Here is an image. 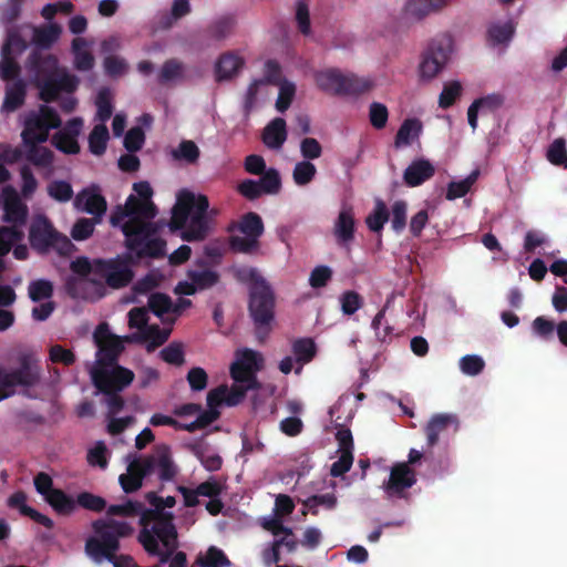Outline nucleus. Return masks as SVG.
Wrapping results in <instances>:
<instances>
[{"instance_id":"1","label":"nucleus","mask_w":567,"mask_h":567,"mask_svg":"<svg viewBox=\"0 0 567 567\" xmlns=\"http://www.w3.org/2000/svg\"><path fill=\"white\" fill-rule=\"evenodd\" d=\"M123 206H117L111 216V224L123 231L128 250L137 257H157L165 252V243L156 236L157 225L152 220L156 215L151 198L153 190L147 182L133 185Z\"/></svg>"},{"instance_id":"2","label":"nucleus","mask_w":567,"mask_h":567,"mask_svg":"<svg viewBox=\"0 0 567 567\" xmlns=\"http://www.w3.org/2000/svg\"><path fill=\"white\" fill-rule=\"evenodd\" d=\"M72 276L68 279L69 292L75 298L97 299L104 295V285L112 288L126 286L133 277L124 258L89 261L78 258L71 262Z\"/></svg>"},{"instance_id":"3","label":"nucleus","mask_w":567,"mask_h":567,"mask_svg":"<svg viewBox=\"0 0 567 567\" xmlns=\"http://www.w3.org/2000/svg\"><path fill=\"white\" fill-rule=\"evenodd\" d=\"M93 339L97 347L96 360L90 370L94 385L105 393L122 391L134 380L133 371L114 363L124 348L122 340L105 323L95 329Z\"/></svg>"},{"instance_id":"4","label":"nucleus","mask_w":567,"mask_h":567,"mask_svg":"<svg viewBox=\"0 0 567 567\" xmlns=\"http://www.w3.org/2000/svg\"><path fill=\"white\" fill-rule=\"evenodd\" d=\"M147 498L154 508L144 511L141 515L142 529L138 540L150 555L157 556L161 563H166L178 546L173 516L165 512V508L175 505V498L167 496L161 499L153 493H150Z\"/></svg>"},{"instance_id":"5","label":"nucleus","mask_w":567,"mask_h":567,"mask_svg":"<svg viewBox=\"0 0 567 567\" xmlns=\"http://www.w3.org/2000/svg\"><path fill=\"white\" fill-rule=\"evenodd\" d=\"M218 215L217 208H209L208 198L187 189L179 190L173 207L169 227L181 229L184 240H202L210 230L212 219Z\"/></svg>"},{"instance_id":"6","label":"nucleus","mask_w":567,"mask_h":567,"mask_svg":"<svg viewBox=\"0 0 567 567\" xmlns=\"http://www.w3.org/2000/svg\"><path fill=\"white\" fill-rule=\"evenodd\" d=\"M92 527L94 535L86 539L85 553L94 563L101 564L107 560L113 567H135L136 563L131 556L116 555L120 538L133 532L128 523L106 518L95 520Z\"/></svg>"},{"instance_id":"7","label":"nucleus","mask_w":567,"mask_h":567,"mask_svg":"<svg viewBox=\"0 0 567 567\" xmlns=\"http://www.w3.org/2000/svg\"><path fill=\"white\" fill-rule=\"evenodd\" d=\"M60 126L61 118L59 114L47 104H42L23 115L21 137L31 162L41 166L51 164L52 152L39 144L48 141L50 131Z\"/></svg>"},{"instance_id":"8","label":"nucleus","mask_w":567,"mask_h":567,"mask_svg":"<svg viewBox=\"0 0 567 567\" xmlns=\"http://www.w3.org/2000/svg\"><path fill=\"white\" fill-rule=\"evenodd\" d=\"M126 472L121 474L118 482L125 493H132L142 487L143 478L156 473L161 480H172L177 473L169 449L157 446L146 457L126 456Z\"/></svg>"},{"instance_id":"9","label":"nucleus","mask_w":567,"mask_h":567,"mask_svg":"<svg viewBox=\"0 0 567 567\" xmlns=\"http://www.w3.org/2000/svg\"><path fill=\"white\" fill-rule=\"evenodd\" d=\"M293 508L292 499L287 495L280 494L276 497L274 514L262 518V527L274 536V542L261 554L266 566L278 563L281 559L282 549L287 553H292L297 548V540L292 530L282 524V517L291 514Z\"/></svg>"},{"instance_id":"10","label":"nucleus","mask_w":567,"mask_h":567,"mask_svg":"<svg viewBox=\"0 0 567 567\" xmlns=\"http://www.w3.org/2000/svg\"><path fill=\"white\" fill-rule=\"evenodd\" d=\"M39 72L48 75L43 81L38 79L41 100L47 103L60 101V105L65 112H72L76 106V100L71 93L76 89L79 80L64 70H59L58 61L52 55H48L41 61Z\"/></svg>"},{"instance_id":"11","label":"nucleus","mask_w":567,"mask_h":567,"mask_svg":"<svg viewBox=\"0 0 567 567\" xmlns=\"http://www.w3.org/2000/svg\"><path fill=\"white\" fill-rule=\"evenodd\" d=\"M3 219L11 223L10 227H0V256L9 252L11 247L21 241L23 231L21 227L24 225L28 209L20 199L17 190L10 186L3 188Z\"/></svg>"},{"instance_id":"12","label":"nucleus","mask_w":567,"mask_h":567,"mask_svg":"<svg viewBox=\"0 0 567 567\" xmlns=\"http://www.w3.org/2000/svg\"><path fill=\"white\" fill-rule=\"evenodd\" d=\"M262 355L251 349H238L230 365L234 385L228 391L240 390L243 399L248 390L257 386L256 373L262 368Z\"/></svg>"},{"instance_id":"13","label":"nucleus","mask_w":567,"mask_h":567,"mask_svg":"<svg viewBox=\"0 0 567 567\" xmlns=\"http://www.w3.org/2000/svg\"><path fill=\"white\" fill-rule=\"evenodd\" d=\"M40 380L38 361L31 354L20 358V368L7 370L0 367V401L13 395L18 388L32 386Z\"/></svg>"},{"instance_id":"14","label":"nucleus","mask_w":567,"mask_h":567,"mask_svg":"<svg viewBox=\"0 0 567 567\" xmlns=\"http://www.w3.org/2000/svg\"><path fill=\"white\" fill-rule=\"evenodd\" d=\"M128 327L135 332L130 337L120 338L124 341H141L147 343L148 349H154L164 343L169 337L171 329H159L156 326L147 324V310L136 307L128 312Z\"/></svg>"},{"instance_id":"15","label":"nucleus","mask_w":567,"mask_h":567,"mask_svg":"<svg viewBox=\"0 0 567 567\" xmlns=\"http://www.w3.org/2000/svg\"><path fill=\"white\" fill-rule=\"evenodd\" d=\"M243 401V392L240 390L228 391L226 385H220L212 390L207 395L208 410L199 414L195 421L190 423L177 422L176 429H183L188 432H193L198 429H203L210 424L218 417L217 408L225 403L228 406L237 405Z\"/></svg>"},{"instance_id":"16","label":"nucleus","mask_w":567,"mask_h":567,"mask_svg":"<svg viewBox=\"0 0 567 567\" xmlns=\"http://www.w3.org/2000/svg\"><path fill=\"white\" fill-rule=\"evenodd\" d=\"M30 243L39 251H47L49 248L56 249L60 254L71 252L73 245L63 235L56 233L44 216H37L30 229Z\"/></svg>"},{"instance_id":"17","label":"nucleus","mask_w":567,"mask_h":567,"mask_svg":"<svg viewBox=\"0 0 567 567\" xmlns=\"http://www.w3.org/2000/svg\"><path fill=\"white\" fill-rule=\"evenodd\" d=\"M452 53L453 43L450 38L433 43L419 64V79L429 82L436 78L449 63Z\"/></svg>"},{"instance_id":"18","label":"nucleus","mask_w":567,"mask_h":567,"mask_svg":"<svg viewBox=\"0 0 567 567\" xmlns=\"http://www.w3.org/2000/svg\"><path fill=\"white\" fill-rule=\"evenodd\" d=\"M237 230L230 238V246L236 251L247 252L256 247L264 231V224L257 214L248 213L238 223Z\"/></svg>"},{"instance_id":"19","label":"nucleus","mask_w":567,"mask_h":567,"mask_svg":"<svg viewBox=\"0 0 567 567\" xmlns=\"http://www.w3.org/2000/svg\"><path fill=\"white\" fill-rule=\"evenodd\" d=\"M274 297L270 287L262 279H257L251 288L250 312L255 323L267 326L272 319Z\"/></svg>"},{"instance_id":"20","label":"nucleus","mask_w":567,"mask_h":567,"mask_svg":"<svg viewBox=\"0 0 567 567\" xmlns=\"http://www.w3.org/2000/svg\"><path fill=\"white\" fill-rule=\"evenodd\" d=\"M217 281L218 275L210 269H192L187 272L186 279L176 285L174 291L177 295L189 296L213 287Z\"/></svg>"},{"instance_id":"21","label":"nucleus","mask_w":567,"mask_h":567,"mask_svg":"<svg viewBox=\"0 0 567 567\" xmlns=\"http://www.w3.org/2000/svg\"><path fill=\"white\" fill-rule=\"evenodd\" d=\"M336 439L338 442V460L332 463L330 473L332 476H341L347 473L353 463V440L350 430L339 429Z\"/></svg>"},{"instance_id":"22","label":"nucleus","mask_w":567,"mask_h":567,"mask_svg":"<svg viewBox=\"0 0 567 567\" xmlns=\"http://www.w3.org/2000/svg\"><path fill=\"white\" fill-rule=\"evenodd\" d=\"M416 482L414 471L408 463H396L392 466L389 480L383 484L388 496H401L403 491L410 488Z\"/></svg>"},{"instance_id":"23","label":"nucleus","mask_w":567,"mask_h":567,"mask_svg":"<svg viewBox=\"0 0 567 567\" xmlns=\"http://www.w3.org/2000/svg\"><path fill=\"white\" fill-rule=\"evenodd\" d=\"M83 127V121L80 117L70 120L52 137V144L65 154H76L80 151L78 136Z\"/></svg>"},{"instance_id":"24","label":"nucleus","mask_w":567,"mask_h":567,"mask_svg":"<svg viewBox=\"0 0 567 567\" xmlns=\"http://www.w3.org/2000/svg\"><path fill=\"white\" fill-rule=\"evenodd\" d=\"M73 205L78 210L85 212L97 218H101L106 212V200L96 185L82 189L75 196Z\"/></svg>"},{"instance_id":"25","label":"nucleus","mask_w":567,"mask_h":567,"mask_svg":"<svg viewBox=\"0 0 567 567\" xmlns=\"http://www.w3.org/2000/svg\"><path fill=\"white\" fill-rule=\"evenodd\" d=\"M245 64L240 52L228 51L219 55L214 65L215 78L218 82L229 81L238 75Z\"/></svg>"},{"instance_id":"26","label":"nucleus","mask_w":567,"mask_h":567,"mask_svg":"<svg viewBox=\"0 0 567 567\" xmlns=\"http://www.w3.org/2000/svg\"><path fill=\"white\" fill-rule=\"evenodd\" d=\"M348 73H342L338 69L328 68L315 73V81L317 86L334 95L346 94Z\"/></svg>"},{"instance_id":"27","label":"nucleus","mask_w":567,"mask_h":567,"mask_svg":"<svg viewBox=\"0 0 567 567\" xmlns=\"http://www.w3.org/2000/svg\"><path fill=\"white\" fill-rule=\"evenodd\" d=\"M449 426H453L454 430H457L458 419L455 414L437 413L432 415L425 427L429 445H435L439 441L440 434Z\"/></svg>"},{"instance_id":"28","label":"nucleus","mask_w":567,"mask_h":567,"mask_svg":"<svg viewBox=\"0 0 567 567\" xmlns=\"http://www.w3.org/2000/svg\"><path fill=\"white\" fill-rule=\"evenodd\" d=\"M287 140L286 121L281 117H276L270 121L264 128L262 142L271 150H280Z\"/></svg>"},{"instance_id":"29","label":"nucleus","mask_w":567,"mask_h":567,"mask_svg":"<svg viewBox=\"0 0 567 567\" xmlns=\"http://www.w3.org/2000/svg\"><path fill=\"white\" fill-rule=\"evenodd\" d=\"M445 6V0H408L404 14L411 20H421Z\"/></svg>"},{"instance_id":"30","label":"nucleus","mask_w":567,"mask_h":567,"mask_svg":"<svg viewBox=\"0 0 567 567\" xmlns=\"http://www.w3.org/2000/svg\"><path fill=\"white\" fill-rule=\"evenodd\" d=\"M354 214L351 208L343 207L334 223L333 234L340 244H348L354 235Z\"/></svg>"},{"instance_id":"31","label":"nucleus","mask_w":567,"mask_h":567,"mask_svg":"<svg viewBox=\"0 0 567 567\" xmlns=\"http://www.w3.org/2000/svg\"><path fill=\"white\" fill-rule=\"evenodd\" d=\"M434 174L433 165L426 159L412 162L404 171V181L411 186H417L431 178Z\"/></svg>"},{"instance_id":"32","label":"nucleus","mask_w":567,"mask_h":567,"mask_svg":"<svg viewBox=\"0 0 567 567\" xmlns=\"http://www.w3.org/2000/svg\"><path fill=\"white\" fill-rule=\"evenodd\" d=\"M24 99L25 83L21 79L8 82L6 85L2 111L8 113L16 111L24 103Z\"/></svg>"},{"instance_id":"33","label":"nucleus","mask_w":567,"mask_h":567,"mask_svg":"<svg viewBox=\"0 0 567 567\" xmlns=\"http://www.w3.org/2000/svg\"><path fill=\"white\" fill-rule=\"evenodd\" d=\"M169 156L174 162L179 164L193 165L197 163L200 156V151L195 142L185 140L171 148Z\"/></svg>"},{"instance_id":"34","label":"nucleus","mask_w":567,"mask_h":567,"mask_svg":"<svg viewBox=\"0 0 567 567\" xmlns=\"http://www.w3.org/2000/svg\"><path fill=\"white\" fill-rule=\"evenodd\" d=\"M148 307L163 322H174V303L171 298L163 293H153L148 297Z\"/></svg>"},{"instance_id":"35","label":"nucleus","mask_w":567,"mask_h":567,"mask_svg":"<svg viewBox=\"0 0 567 567\" xmlns=\"http://www.w3.org/2000/svg\"><path fill=\"white\" fill-rule=\"evenodd\" d=\"M422 123L417 118L405 120L395 136L394 145L396 148L411 145L422 133Z\"/></svg>"},{"instance_id":"36","label":"nucleus","mask_w":567,"mask_h":567,"mask_svg":"<svg viewBox=\"0 0 567 567\" xmlns=\"http://www.w3.org/2000/svg\"><path fill=\"white\" fill-rule=\"evenodd\" d=\"M74 66L80 71H90L94 66V56L90 44L84 38H75L72 42Z\"/></svg>"},{"instance_id":"37","label":"nucleus","mask_w":567,"mask_h":567,"mask_svg":"<svg viewBox=\"0 0 567 567\" xmlns=\"http://www.w3.org/2000/svg\"><path fill=\"white\" fill-rule=\"evenodd\" d=\"M317 348L311 339H299L292 343V354L297 363L296 374H300L305 364L316 355Z\"/></svg>"},{"instance_id":"38","label":"nucleus","mask_w":567,"mask_h":567,"mask_svg":"<svg viewBox=\"0 0 567 567\" xmlns=\"http://www.w3.org/2000/svg\"><path fill=\"white\" fill-rule=\"evenodd\" d=\"M270 94V82L268 80L252 81L248 86L245 96L246 110L249 111L254 109L255 106L264 102Z\"/></svg>"},{"instance_id":"39","label":"nucleus","mask_w":567,"mask_h":567,"mask_svg":"<svg viewBox=\"0 0 567 567\" xmlns=\"http://www.w3.org/2000/svg\"><path fill=\"white\" fill-rule=\"evenodd\" d=\"M61 33L62 27L50 21L47 25L32 29V41L35 45L48 48L60 38Z\"/></svg>"},{"instance_id":"40","label":"nucleus","mask_w":567,"mask_h":567,"mask_svg":"<svg viewBox=\"0 0 567 567\" xmlns=\"http://www.w3.org/2000/svg\"><path fill=\"white\" fill-rule=\"evenodd\" d=\"M12 43L13 39L9 43H4L1 49L0 79L8 82L17 80L16 76L19 73V65L14 60V54L10 53V45Z\"/></svg>"},{"instance_id":"41","label":"nucleus","mask_w":567,"mask_h":567,"mask_svg":"<svg viewBox=\"0 0 567 567\" xmlns=\"http://www.w3.org/2000/svg\"><path fill=\"white\" fill-rule=\"evenodd\" d=\"M196 563L200 567H231V563L225 553L215 546H210L206 551L200 553Z\"/></svg>"},{"instance_id":"42","label":"nucleus","mask_w":567,"mask_h":567,"mask_svg":"<svg viewBox=\"0 0 567 567\" xmlns=\"http://www.w3.org/2000/svg\"><path fill=\"white\" fill-rule=\"evenodd\" d=\"M192 451L207 471L214 472L220 468V456L208 446L196 444L192 446Z\"/></svg>"},{"instance_id":"43","label":"nucleus","mask_w":567,"mask_h":567,"mask_svg":"<svg viewBox=\"0 0 567 567\" xmlns=\"http://www.w3.org/2000/svg\"><path fill=\"white\" fill-rule=\"evenodd\" d=\"M109 131L104 123L96 124L89 136V147L92 154L101 155L106 148Z\"/></svg>"},{"instance_id":"44","label":"nucleus","mask_w":567,"mask_h":567,"mask_svg":"<svg viewBox=\"0 0 567 567\" xmlns=\"http://www.w3.org/2000/svg\"><path fill=\"white\" fill-rule=\"evenodd\" d=\"M375 86L377 83L371 76H359L348 73L346 94H362L373 90Z\"/></svg>"},{"instance_id":"45","label":"nucleus","mask_w":567,"mask_h":567,"mask_svg":"<svg viewBox=\"0 0 567 567\" xmlns=\"http://www.w3.org/2000/svg\"><path fill=\"white\" fill-rule=\"evenodd\" d=\"M546 157L553 165L567 169L566 141L563 137L554 140L547 148Z\"/></svg>"},{"instance_id":"46","label":"nucleus","mask_w":567,"mask_h":567,"mask_svg":"<svg viewBox=\"0 0 567 567\" xmlns=\"http://www.w3.org/2000/svg\"><path fill=\"white\" fill-rule=\"evenodd\" d=\"M478 175L480 172L474 171L464 179L450 183L447 186L446 198L453 200L466 195L473 184L477 181Z\"/></svg>"},{"instance_id":"47","label":"nucleus","mask_w":567,"mask_h":567,"mask_svg":"<svg viewBox=\"0 0 567 567\" xmlns=\"http://www.w3.org/2000/svg\"><path fill=\"white\" fill-rule=\"evenodd\" d=\"M45 501L60 514H70L74 511L76 502L60 489H54Z\"/></svg>"},{"instance_id":"48","label":"nucleus","mask_w":567,"mask_h":567,"mask_svg":"<svg viewBox=\"0 0 567 567\" xmlns=\"http://www.w3.org/2000/svg\"><path fill=\"white\" fill-rule=\"evenodd\" d=\"M257 182L264 195H275L280 192L281 178L275 168L262 172V176Z\"/></svg>"},{"instance_id":"49","label":"nucleus","mask_w":567,"mask_h":567,"mask_svg":"<svg viewBox=\"0 0 567 567\" xmlns=\"http://www.w3.org/2000/svg\"><path fill=\"white\" fill-rule=\"evenodd\" d=\"M110 451L104 442L99 441L95 442L87 451V463L91 466H97L102 470L106 468L109 458H110Z\"/></svg>"},{"instance_id":"50","label":"nucleus","mask_w":567,"mask_h":567,"mask_svg":"<svg viewBox=\"0 0 567 567\" xmlns=\"http://www.w3.org/2000/svg\"><path fill=\"white\" fill-rule=\"evenodd\" d=\"M53 286L49 280L38 279L31 281L28 287V293L33 302H41L51 299Z\"/></svg>"},{"instance_id":"51","label":"nucleus","mask_w":567,"mask_h":567,"mask_svg":"<svg viewBox=\"0 0 567 567\" xmlns=\"http://www.w3.org/2000/svg\"><path fill=\"white\" fill-rule=\"evenodd\" d=\"M279 89V94L276 101V110L278 112H285L290 106L295 94H296V84L288 80H282L277 83Z\"/></svg>"},{"instance_id":"52","label":"nucleus","mask_w":567,"mask_h":567,"mask_svg":"<svg viewBox=\"0 0 567 567\" xmlns=\"http://www.w3.org/2000/svg\"><path fill=\"white\" fill-rule=\"evenodd\" d=\"M317 168L309 161L298 162L292 171V178L296 185L306 186L308 185L316 176Z\"/></svg>"},{"instance_id":"53","label":"nucleus","mask_w":567,"mask_h":567,"mask_svg":"<svg viewBox=\"0 0 567 567\" xmlns=\"http://www.w3.org/2000/svg\"><path fill=\"white\" fill-rule=\"evenodd\" d=\"M389 219V213L385 204L382 200H377L373 212L367 217V225L372 231H380L386 220Z\"/></svg>"},{"instance_id":"54","label":"nucleus","mask_w":567,"mask_h":567,"mask_svg":"<svg viewBox=\"0 0 567 567\" xmlns=\"http://www.w3.org/2000/svg\"><path fill=\"white\" fill-rule=\"evenodd\" d=\"M306 508L313 514H317L319 507H323L326 509H332L337 505V497L333 493H328L324 495H315L307 498L303 502Z\"/></svg>"},{"instance_id":"55","label":"nucleus","mask_w":567,"mask_h":567,"mask_svg":"<svg viewBox=\"0 0 567 567\" xmlns=\"http://www.w3.org/2000/svg\"><path fill=\"white\" fill-rule=\"evenodd\" d=\"M103 68L110 76H121L128 71V63L120 55H106L103 60Z\"/></svg>"},{"instance_id":"56","label":"nucleus","mask_w":567,"mask_h":567,"mask_svg":"<svg viewBox=\"0 0 567 567\" xmlns=\"http://www.w3.org/2000/svg\"><path fill=\"white\" fill-rule=\"evenodd\" d=\"M389 118V111L388 107L379 102H373L369 106V120L371 122V125L381 130L383 128Z\"/></svg>"},{"instance_id":"57","label":"nucleus","mask_w":567,"mask_h":567,"mask_svg":"<svg viewBox=\"0 0 567 567\" xmlns=\"http://www.w3.org/2000/svg\"><path fill=\"white\" fill-rule=\"evenodd\" d=\"M462 85L457 81H451L444 84V87L439 97V105L442 109L451 106L455 100L461 95Z\"/></svg>"},{"instance_id":"58","label":"nucleus","mask_w":567,"mask_h":567,"mask_svg":"<svg viewBox=\"0 0 567 567\" xmlns=\"http://www.w3.org/2000/svg\"><path fill=\"white\" fill-rule=\"evenodd\" d=\"M183 74V65L175 60H169L162 66L158 80L163 83H171L182 79Z\"/></svg>"},{"instance_id":"59","label":"nucleus","mask_w":567,"mask_h":567,"mask_svg":"<svg viewBox=\"0 0 567 567\" xmlns=\"http://www.w3.org/2000/svg\"><path fill=\"white\" fill-rule=\"evenodd\" d=\"M514 33L512 22L495 23L488 30L489 39L497 44L506 43Z\"/></svg>"},{"instance_id":"60","label":"nucleus","mask_w":567,"mask_h":567,"mask_svg":"<svg viewBox=\"0 0 567 567\" xmlns=\"http://www.w3.org/2000/svg\"><path fill=\"white\" fill-rule=\"evenodd\" d=\"M48 194L58 202H68L73 196V189L68 182L53 181L48 185Z\"/></svg>"},{"instance_id":"61","label":"nucleus","mask_w":567,"mask_h":567,"mask_svg":"<svg viewBox=\"0 0 567 567\" xmlns=\"http://www.w3.org/2000/svg\"><path fill=\"white\" fill-rule=\"evenodd\" d=\"M408 205L403 200H396L391 206V224L392 228L400 233L406 225Z\"/></svg>"},{"instance_id":"62","label":"nucleus","mask_w":567,"mask_h":567,"mask_svg":"<svg viewBox=\"0 0 567 567\" xmlns=\"http://www.w3.org/2000/svg\"><path fill=\"white\" fill-rule=\"evenodd\" d=\"M484 365L483 358L476 354H467L460 360V369L466 375H477L484 369Z\"/></svg>"},{"instance_id":"63","label":"nucleus","mask_w":567,"mask_h":567,"mask_svg":"<svg viewBox=\"0 0 567 567\" xmlns=\"http://www.w3.org/2000/svg\"><path fill=\"white\" fill-rule=\"evenodd\" d=\"M112 95L111 92L106 89L100 90L96 96V107L97 113L96 116L99 117L102 123H104L112 114Z\"/></svg>"},{"instance_id":"64","label":"nucleus","mask_w":567,"mask_h":567,"mask_svg":"<svg viewBox=\"0 0 567 567\" xmlns=\"http://www.w3.org/2000/svg\"><path fill=\"white\" fill-rule=\"evenodd\" d=\"M341 310L344 315H353L362 306V298L355 291H346L340 296Z\"/></svg>"}]
</instances>
